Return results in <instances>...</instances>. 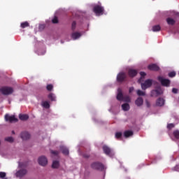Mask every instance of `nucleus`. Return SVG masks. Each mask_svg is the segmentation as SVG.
<instances>
[{
  "label": "nucleus",
  "mask_w": 179,
  "mask_h": 179,
  "mask_svg": "<svg viewBox=\"0 0 179 179\" xmlns=\"http://www.w3.org/2000/svg\"><path fill=\"white\" fill-rule=\"evenodd\" d=\"M161 94H163V90H162L161 87L151 91V97H158V96H161Z\"/></svg>",
  "instance_id": "nucleus-6"
},
{
  "label": "nucleus",
  "mask_w": 179,
  "mask_h": 179,
  "mask_svg": "<svg viewBox=\"0 0 179 179\" xmlns=\"http://www.w3.org/2000/svg\"><path fill=\"white\" fill-rule=\"evenodd\" d=\"M116 139H121L122 138V132H116L115 135Z\"/></svg>",
  "instance_id": "nucleus-30"
},
{
  "label": "nucleus",
  "mask_w": 179,
  "mask_h": 179,
  "mask_svg": "<svg viewBox=\"0 0 179 179\" xmlns=\"http://www.w3.org/2000/svg\"><path fill=\"white\" fill-rule=\"evenodd\" d=\"M38 162L40 166H47L48 163V159H47V157H45V156H41L38 158Z\"/></svg>",
  "instance_id": "nucleus-9"
},
{
  "label": "nucleus",
  "mask_w": 179,
  "mask_h": 179,
  "mask_svg": "<svg viewBox=\"0 0 179 179\" xmlns=\"http://www.w3.org/2000/svg\"><path fill=\"white\" fill-rule=\"evenodd\" d=\"M156 106L158 107H163V106H164V99L159 98L156 101Z\"/></svg>",
  "instance_id": "nucleus-16"
},
{
  "label": "nucleus",
  "mask_w": 179,
  "mask_h": 179,
  "mask_svg": "<svg viewBox=\"0 0 179 179\" xmlns=\"http://www.w3.org/2000/svg\"><path fill=\"white\" fill-rule=\"evenodd\" d=\"M129 93H132L134 92V87H130L129 90Z\"/></svg>",
  "instance_id": "nucleus-46"
},
{
  "label": "nucleus",
  "mask_w": 179,
  "mask_h": 179,
  "mask_svg": "<svg viewBox=\"0 0 179 179\" xmlns=\"http://www.w3.org/2000/svg\"><path fill=\"white\" fill-rule=\"evenodd\" d=\"M128 75L130 78H135L138 75V71L132 69H129Z\"/></svg>",
  "instance_id": "nucleus-14"
},
{
  "label": "nucleus",
  "mask_w": 179,
  "mask_h": 179,
  "mask_svg": "<svg viewBox=\"0 0 179 179\" xmlns=\"http://www.w3.org/2000/svg\"><path fill=\"white\" fill-rule=\"evenodd\" d=\"M103 150L105 155H109L111 153V148H110L107 145H103Z\"/></svg>",
  "instance_id": "nucleus-17"
},
{
  "label": "nucleus",
  "mask_w": 179,
  "mask_h": 179,
  "mask_svg": "<svg viewBox=\"0 0 179 179\" xmlns=\"http://www.w3.org/2000/svg\"><path fill=\"white\" fill-rule=\"evenodd\" d=\"M122 101H125L126 103H129V101H131V98H129V96H123V99Z\"/></svg>",
  "instance_id": "nucleus-29"
},
{
  "label": "nucleus",
  "mask_w": 179,
  "mask_h": 179,
  "mask_svg": "<svg viewBox=\"0 0 179 179\" xmlns=\"http://www.w3.org/2000/svg\"><path fill=\"white\" fill-rule=\"evenodd\" d=\"M172 92L176 94V93H178V90L176 88H173L172 89Z\"/></svg>",
  "instance_id": "nucleus-43"
},
{
  "label": "nucleus",
  "mask_w": 179,
  "mask_h": 179,
  "mask_svg": "<svg viewBox=\"0 0 179 179\" xmlns=\"http://www.w3.org/2000/svg\"><path fill=\"white\" fill-rule=\"evenodd\" d=\"M166 22L168 24H169V26H173L176 24V20L171 17H168L166 18Z\"/></svg>",
  "instance_id": "nucleus-20"
},
{
  "label": "nucleus",
  "mask_w": 179,
  "mask_h": 179,
  "mask_svg": "<svg viewBox=\"0 0 179 179\" xmlns=\"http://www.w3.org/2000/svg\"><path fill=\"white\" fill-rule=\"evenodd\" d=\"M71 29L72 30H75L76 29V22L73 21L71 24Z\"/></svg>",
  "instance_id": "nucleus-37"
},
{
  "label": "nucleus",
  "mask_w": 179,
  "mask_h": 179,
  "mask_svg": "<svg viewBox=\"0 0 179 179\" xmlns=\"http://www.w3.org/2000/svg\"><path fill=\"white\" fill-rule=\"evenodd\" d=\"M19 166L20 167H27V164H25V163H23V162H22V163H20V164H19Z\"/></svg>",
  "instance_id": "nucleus-42"
},
{
  "label": "nucleus",
  "mask_w": 179,
  "mask_h": 179,
  "mask_svg": "<svg viewBox=\"0 0 179 179\" xmlns=\"http://www.w3.org/2000/svg\"><path fill=\"white\" fill-rule=\"evenodd\" d=\"M58 167H59V162L53 161L52 164V169H58Z\"/></svg>",
  "instance_id": "nucleus-24"
},
{
  "label": "nucleus",
  "mask_w": 179,
  "mask_h": 179,
  "mask_svg": "<svg viewBox=\"0 0 179 179\" xmlns=\"http://www.w3.org/2000/svg\"><path fill=\"white\" fill-rule=\"evenodd\" d=\"M52 23H53V24H57V23H58V17H55L52 20Z\"/></svg>",
  "instance_id": "nucleus-39"
},
{
  "label": "nucleus",
  "mask_w": 179,
  "mask_h": 179,
  "mask_svg": "<svg viewBox=\"0 0 179 179\" xmlns=\"http://www.w3.org/2000/svg\"><path fill=\"white\" fill-rule=\"evenodd\" d=\"M173 135L176 139H179V131H175Z\"/></svg>",
  "instance_id": "nucleus-36"
},
{
  "label": "nucleus",
  "mask_w": 179,
  "mask_h": 179,
  "mask_svg": "<svg viewBox=\"0 0 179 179\" xmlns=\"http://www.w3.org/2000/svg\"><path fill=\"white\" fill-rule=\"evenodd\" d=\"M157 80L164 87H170V85H171V81L170 80L164 78L160 76H158Z\"/></svg>",
  "instance_id": "nucleus-1"
},
{
  "label": "nucleus",
  "mask_w": 179,
  "mask_h": 179,
  "mask_svg": "<svg viewBox=\"0 0 179 179\" xmlns=\"http://www.w3.org/2000/svg\"><path fill=\"white\" fill-rule=\"evenodd\" d=\"M12 134H13V135H15V131H12Z\"/></svg>",
  "instance_id": "nucleus-47"
},
{
  "label": "nucleus",
  "mask_w": 179,
  "mask_h": 179,
  "mask_svg": "<svg viewBox=\"0 0 179 179\" xmlns=\"http://www.w3.org/2000/svg\"><path fill=\"white\" fill-rule=\"evenodd\" d=\"M26 174H27V169H21L16 172L15 176L16 177H19L20 178H22V177H24Z\"/></svg>",
  "instance_id": "nucleus-8"
},
{
  "label": "nucleus",
  "mask_w": 179,
  "mask_h": 179,
  "mask_svg": "<svg viewBox=\"0 0 179 179\" xmlns=\"http://www.w3.org/2000/svg\"><path fill=\"white\" fill-rule=\"evenodd\" d=\"M5 177H6V173L0 172V178H5Z\"/></svg>",
  "instance_id": "nucleus-40"
},
{
  "label": "nucleus",
  "mask_w": 179,
  "mask_h": 179,
  "mask_svg": "<svg viewBox=\"0 0 179 179\" xmlns=\"http://www.w3.org/2000/svg\"><path fill=\"white\" fill-rule=\"evenodd\" d=\"M19 118H20V120H21V121H27V120H29V115H20Z\"/></svg>",
  "instance_id": "nucleus-22"
},
{
  "label": "nucleus",
  "mask_w": 179,
  "mask_h": 179,
  "mask_svg": "<svg viewBox=\"0 0 179 179\" xmlns=\"http://www.w3.org/2000/svg\"><path fill=\"white\" fill-rule=\"evenodd\" d=\"M91 167L94 170H99V171H103V170H104L106 169L104 167V165L102 163L99 162H93L91 164Z\"/></svg>",
  "instance_id": "nucleus-3"
},
{
  "label": "nucleus",
  "mask_w": 179,
  "mask_h": 179,
  "mask_svg": "<svg viewBox=\"0 0 179 179\" xmlns=\"http://www.w3.org/2000/svg\"><path fill=\"white\" fill-rule=\"evenodd\" d=\"M153 85V80L148 79L144 83H141V89L143 90H146V89H149V87H152Z\"/></svg>",
  "instance_id": "nucleus-4"
},
{
  "label": "nucleus",
  "mask_w": 179,
  "mask_h": 179,
  "mask_svg": "<svg viewBox=\"0 0 179 179\" xmlns=\"http://www.w3.org/2000/svg\"><path fill=\"white\" fill-rule=\"evenodd\" d=\"M5 120L6 121H8V122H17V118H16L15 115L10 116L9 115H6Z\"/></svg>",
  "instance_id": "nucleus-10"
},
{
  "label": "nucleus",
  "mask_w": 179,
  "mask_h": 179,
  "mask_svg": "<svg viewBox=\"0 0 179 179\" xmlns=\"http://www.w3.org/2000/svg\"><path fill=\"white\" fill-rule=\"evenodd\" d=\"M122 108L123 111H128L129 110V103L122 104Z\"/></svg>",
  "instance_id": "nucleus-23"
},
{
  "label": "nucleus",
  "mask_w": 179,
  "mask_h": 179,
  "mask_svg": "<svg viewBox=\"0 0 179 179\" xmlns=\"http://www.w3.org/2000/svg\"><path fill=\"white\" fill-rule=\"evenodd\" d=\"M123 99H124V94H122V90H121V88H118L117 100H119V101H122Z\"/></svg>",
  "instance_id": "nucleus-13"
},
{
  "label": "nucleus",
  "mask_w": 179,
  "mask_h": 179,
  "mask_svg": "<svg viewBox=\"0 0 179 179\" xmlns=\"http://www.w3.org/2000/svg\"><path fill=\"white\" fill-rule=\"evenodd\" d=\"M148 69H149V71H159L160 67H159V66H157V64H152L148 65Z\"/></svg>",
  "instance_id": "nucleus-11"
},
{
  "label": "nucleus",
  "mask_w": 179,
  "mask_h": 179,
  "mask_svg": "<svg viewBox=\"0 0 179 179\" xmlns=\"http://www.w3.org/2000/svg\"><path fill=\"white\" fill-rule=\"evenodd\" d=\"M0 92L1 94L4 96H9V94H12L13 93V88L10 87H1L0 88Z\"/></svg>",
  "instance_id": "nucleus-2"
},
{
  "label": "nucleus",
  "mask_w": 179,
  "mask_h": 179,
  "mask_svg": "<svg viewBox=\"0 0 179 179\" xmlns=\"http://www.w3.org/2000/svg\"><path fill=\"white\" fill-rule=\"evenodd\" d=\"M20 136L23 141H27V139H30V134H29L27 131L22 132Z\"/></svg>",
  "instance_id": "nucleus-12"
},
{
  "label": "nucleus",
  "mask_w": 179,
  "mask_h": 179,
  "mask_svg": "<svg viewBox=\"0 0 179 179\" xmlns=\"http://www.w3.org/2000/svg\"><path fill=\"white\" fill-rule=\"evenodd\" d=\"M81 36H82V34L79 32H73L71 34V37H72L73 40H78V38H79Z\"/></svg>",
  "instance_id": "nucleus-18"
},
{
  "label": "nucleus",
  "mask_w": 179,
  "mask_h": 179,
  "mask_svg": "<svg viewBox=\"0 0 179 179\" xmlns=\"http://www.w3.org/2000/svg\"><path fill=\"white\" fill-rule=\"evenodd\" d=\"M83 157H85V159H89V157H90V156L89 155L84 154Z\"/></svg>",
  "instance_id": "nucleus-45"
},
{
  "label": "nucleus",
  "mask_w": 179,
  "mask_h": 179,
  "mask_svg": "<svg viewBox=\"0 0 179 179\" xmlns=\"http://www.w3.org/2000/svg\"><path fill=\"white\" fill-rule=\"evenodd\" d=\"M140 75H141V78L140 80H138V82H141V80H142V79H143V78H145V76H146V73L141 71L140 72Z\"/></svg>",
  "instance_id": "nucleus-32"
},
{
  "label": "nucleus",
  "mask_w": 179,
  "mask_h": 179,
  "mask_svg": "<svg viewBox=\"0 0 179 179\" xmlns=\"http://www.w3.org/2000/svg\"><path fill=\"white\" fill-rule=\"evenodd\" d=\"M42 106L44 108H50V103H48V101H45L42 103Z\"/></svg>",
  "instance_id": "nucleus-26"
},
{
  "label": "nucleus",
  "mask_w": 179,
  "mask_h": 179,
  "mask_svg": "<svg viewBox=\"0 0 179 179\" xmlns=\"http://www.w3.org/2000/svg\"><path fill=\"white\" fill-rule=\"evenodd\" d=\"M62 153L63 155H65V156H68L69 155V150L65 147H62L61 148Z\"/></svg>",
  "instance_id": "nucleus-21"
},
{
  "label": "nucleus",
  "mask_w": 179,
  "mask_h": 179,
  "mask_svg": "<svg viewBox=\"0 0 179 179\" xmlns=\"http://www.w3.org/2000/svg\"><path fill=\"white\" fill-rule=\"evenodd\" d=\"M160 30H162L160 25H155L152 27V31H160Z\"/></svg>",
  "instance_id": "nucleus-25"
},
{
  "label": "nucleus",
  "mask_w": 179,
  "mask_h": 179,
  "mask_svg": "<svg viewBox=\"0 0 179 179\" xmlns=\"http://www.w3.org/2000/svg\"><path fill=\"white\" fill-rule=\"evenodd\" d=\"M50 153L52 155H54V156H58V155H59V151L51 150Z\"/></svg>",
  "instance_id": "nucleus-38"
},
{
  "label": "nucleus",
  "mask_w": 179,
  "mask_h": 179,
  "mask_svg": "<svg viewBox=\"0 0 179 179\" xmlns=\"http://www.w3.org/2000/svg\"><path fill=\"white\" fill-rule=\"evenodd\" d=\"M135 104L137 107H141V106H143V99L142 97H138L135 101Z\"/></svg>",
  "instance_id": "nucleus-15"
},
{
  "label": "nucleus",
  "mask_w": 179,
  "mask_h": 179,
  "mask_svg": "<svg viewBox=\"0 0 179 179\" xmlns=\"http://www.w3.org/2000/svg\"><path fill=\"white\" fill-rule=\"evenodd\" d=\"M168 76H169V78H174V76H176V72L175 71H171L168 74Z\"/></svg>",
  "instance_id": "nucleus-35"
},
{
  "label": "nucleus",
  "mask_w": 179,
  "mask_h": 179,
  "mask_svg": "<svg viewBox=\"0 0 179 179\" xmlns=\"http://www.w3.org/2000/svg\"><path fill=\"white\" fill-rule=\"evenodd\" d=\"M137 94H138V96H145V92H143L141 90H137Z\"/></svg>",
  "instance_id": "nucleus-34"
},
{
  "label": "nucleus",
  "mask_w": 179,
  "mask_h": 179,
  "mask_svg": "<svg viewBox=\"0 0 179 179\" xmlns=\"http://www.w3.org/2000/svg\"><path fill=\"white\" fill-rule=\"evenodd\" d=\"M20 26H21L22 29H26V27H29V26H30V24L27 22H24L21 23Z\"/></svg>",
  "instance_id": "nucleus-27"
},
{
  "label": "nucleus",
  "mask_w": 179,
  "mask_h": 179,
  "mask_svg": "<svg viewBox=\"0 0 179 179\" xmlns=\"http://www.w3.org/2000/svg\"><path fill=\"white\" fill-rule=\"evenodd\" d=\"M0 146H1V141H0Z\"/></svg>",
  "instance_id": "nucleus-48"
},
{
  "label": "nucleus",
  "mask_w": 179,
  "mask_h": 179,
  "mask_svg": "<svg viewBox=\"0 0 179 179\" xmlns=\"http://www.w3.org/2000/svg\"><path fill=\"white\" fill-rule=\"evenodd\" d=\"M134 135V131L131 130H127L124 132V138H129V136H132Z\"/></svg>",
  "instance_id": "nucleus-19"
},
{
  "label": "nucleus",
  "mask_w": 179,
  "mask_h": 179,
  "mask_svg": "<svg viewBox=\"0 0 179 179\" xmlns=\"http://www.w3.org/2000/svg\"><path fill=\"white\" fill-rule=\"evenodd\" d=\"M167 128H168V129H171L174 128V124H173V123L168 124Z\"/></svg>",
  "instance_id": "nucleus-41"
},
{
  "label": "nucleus",
  "mask_w": 179,
  "mask_h": 179,
  "mask_svg": "<svg viewBox=\"0 0 179 179\" xmlns=\"http://www.w3.org/2000/svg\"><path fill=\"white\" fill-rule=\"evenodd\" d=\"M48 99H50L51 101H55V96H54V94L52 93L49 94Z\"/></svg>",
  "instance_id": "nucleus-31"
},
{
  "label": "nucleus",
  "mask_w": 179,
  "mask_h": 179,
  "mask_svg": "<svg viewBox=\"0 0 179 179\" xmlns=\"http://www.w3.org/2000/svg\"><path fill=\"white\" fill-rule=\"evenodd\" d=\"M5 141L6 142H10V143H12L13 142V137H7L5 138Z\"/></svg>",
  "instance_id": "nucleus-33"
},
{
  "label": "nucleus",
  "mask_w": 179,
  "mask_h": 179,
  "mask_svg": "<svg viewBox=\"0 0 179 179\" xmlns=\"http://www.w3.org/2000/svg\"><path fill=\"white\" fill-rule=\"evenodd\" d=\"M93 12L95 13L96 16H100L104 14V8L100 5H96L93 8Z\"/></svg>",
  "instance_id": "nucleus-5"
},
{
  "label": "nucleus",
  "mask_w": 179,
  "mask_h": 179,
  "mask_svg": "<svg viewBox=\"0 0 179 179\" xmlns=\"http://www.w3.org/2000/svg\"><path fill=\"white\" fill-rule=\"evenodd\" d=\"M127 79V74L125 73H119L117 76V80L119 83H122Z\"/></svg>",
  "instance_id": "nucleus-7"
},
{
  "label": "nucleus",
  "mask_w": 179,
  "mask_h": 179,
  "mask_svg": "<svg viewBox=\"0 0 179 179\" xmlns=\"http://www.w3.org/2000/svg\"><path fill=\"white\" fill-rule=\"evenodd\" d=\"M145 104L148 108L150 107V102L149 101L145 100Z\"/></svg>",
  "instance_id": "nucleus-44"
},
{
  "label": "nucleus",
  "mask_w": 179,
  "mask_h": 179,
  "mask_svg": "<svg viewBox=\"0 0 179 179\" xmlns=\"http://www.w3.org/2000/svg\"><path fill=\"white\" fill-rule=\"evenodd\" d=\"M46 89L48 92H52V90L54 89V85H52V84H48L46 86Z\"/></svg>",
  "instance_id": "nucleus-28"
}]
</instances>
